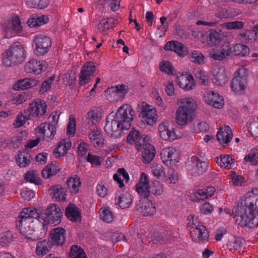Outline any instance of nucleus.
<instances>
[{"label":"nucleus","instance_id":"obj_7","mask_svg":"<svg viewBox=\"0 0 258 258\" xmlns=\"http://www.w3.org/2000/svg\"><path fill=\"white\" fill-rule=\"evenodd\" d=\"M47 108V106L44 100H35L29 104L28 108L24 110V113H27L30 118L40 117L45 114Z\"/></svg>","mask_w":258,"mask_h":258},{"label":"nucleus","instance_id":"obj_4","mask_svg":"<svg viewBox=\"0 0 258 258\" xmlns=\"http://www.w3.org/2000/svg\"><path fill=\"white\" fill-rule=\"evenodd\" d=\"M2 55L3 64L11 67L22 63L25 58L26 52L21 44L14 43Z\"/></svg>","mask_w":258,"mask_h":258},{"label":"nucleus","instance_id":"obj_54","mask_svg":"<svg viewBox=\"0 0 258 258\" xmlns=\"http://www.w3.org/2000/svg\"><path fill=\"white\" fill-rule=\"evenodd\" d=\"M209 56L214 60H222L224 59V54H222L219 47L211 48L209 51Z\"/></svg>","mask_w":258,"mask_h":258},{"label":"nucleus","instance_id":"obj_38","mask_svg":"<svg viewBox=\"0 0 258 258\" xmlns=\"http://www.w3.org/2000/svg\"><path fill=\"white\" fill-rule=\"evenodd\" d=\"M48 21L49 18L47 16H38L36 15L28 20L27 24L31 28L37 27L47 23Z\"/></svg>","mask_w":258,"mask_h":258},{"label":"nucleus","instance_id":"obj_6","mask_svg":"<svg viewBox=\"0 0 258 258\" xmlns=\"http://www.w3.org/2000/svg\"><path fill=\"white\" fill-rule=\"evenodd\" d=\"M33 43L34 47V53L37 56H42L47 53L52 45L51 38L42 34L35 36Z\"/></svg>","mask_w":258,"mask_h":258},{"label":"nucleus","instance_id":"obj_46","mask_svg":"<svg viewBox=\"0 0 258 258\" xmlns=\"http://www.w3.org/2000/svg\"><path fill=\"white\" fill-rule=\"evenodd\" d=\"M70 256L71 258H87L86 254L83 249L77 245L72 246Z\"/></svg>","mask_w":258,"mask_h":258},{"label":"nucleus","instance_id":"obj_60","mask_svg":"<svg viewBox=\"0 0 258 258\" xmlns=\"http://www.w3.org/2000/svg\"><path fill=\"white\" fill-rule=\"evenodd\" d=\"M87 161L92 165L98 166L102 163L103 159L101 157L89 153L87 157Z\"/></svg>","mask_w":258,"mask_h":258},{"label":"nucleus","instance_id":"obj_9","mask_svg":"<svg viewBox=\"0 0 258 258\" xmlns=\"http://www.w3.org/2000/svg\"><path fill=\"white\" fill-rule=\"evenodd\" d=\"M38 214L36 211L31 208H24L18 216L16 226L21 227L24 224L33 223L36 218H38Z\"/></svg>","mask_w":258,"mask_h":258},{"label":"nucleus","instance_id":"obj_52","mask_svg":"<svg viewBox=\"0 0 258 258\" xmlns=\"http://www.w3.org/2000/svg\"><path fill=\"white\" fill-rule=\"evenodd\" d=\"M151 169L153 174L158 178L165 175L164 169L160 164L153 163Z\"/></svg>","mask_w":258,"mask_h":258},{"label":"nucleus","instance_id":"obj_29","mask_svg":"<svg viewBox=\"0 0 258 258\" xmlns=\"http://www.w3.org/2000/svg\"><path fill=\"white\" fill-rule=\"evenodd\" d=\"M116 203L121 209H125L129 207L132 203V195L130 192H123L122 193L119 194L118 196L116 195Z\"/></svg>","mask_w":258,"mask_h":258},{"label":"nucleus","instance_id":"obj_43","mask_svg":"<svg viewBox=\"0 0 258 258\" xmlns=\"http://www.w3.org/2000/svg\"><path fill=\"white\" fill-rule=\"evenodd\" d=\"M249 53V48L241 44H235L232 49V54L234 55L246 56Z\"/></svg>","mask_w":258,"mask_h":258},{"label":"nucleus","instance_id":"obj_27","mask_svg":"<svg viewBox=\"0 0 258 258\" xmlns=\"http://www.w3.org/2000/svg\"><path fill=\"white\" fill-rule=\"evenodd\" d=\"M160 155L162 162L167 165H170L175 161L177 154L175 149L169 147L163 149Z\"/></svg>","mask_w":258,"mask_h":258},{"label":"nucleus","instance_id":"obj_37","mask_svg":"<svg viewBox=\"0 0 258 258\" xmlns=\"http://www.w3.org/2000/svg\"><path fill=\"white\" fill-rule=\"evenodd\" d=\"M32 158L31 155L26 152H19L16 157V162L20 167H26L29 165Z\"/></svg>","mask_w":258,"mask_h":258},{"label":"nucleus","instance_id":"obj_5","mask_svg":"<svg viewBox=\"0 0 258 258\" xmlns=\"http://www.w3.org/2000/svg\"><path fill=\"white\" fill-rule=\"evenodd\" d=\"M62 215L60 208L56 204H51L48 206L45 213L40 214L37 219L47 227L48 224H58L61 221Z\"/></svg>","mask_w":258,"mask_h":258},{"label":"nucleus","instance_id":"obj_45","mask_svg":"<svg viewBox=\"0 0 258 258\" xmlns=\"http://www.w3.org/2000/svg\"><path fill=\"white\" fill-rule=\"evenodd\" d=\"M222 37V35L220 32L212 30L208 37V42L212 46L218 44L221 41Z\"/></svg>","mask_w":258,"mask_h":258},{"label":"nucleus","instance_id":"obj_30","mask_svg":"<svg viewBox=\"0 0 258 258\" xmlns=\"http://www.w3.org/2000/svg\"><path fill=\"white\" fill-rule=\"evenodd\" d=\"M71 145L69 139H64L60 141L57 147L55 149L53 152L55 157L59 158L65 155L71 147Z\"/></svg>","mask_w":258,"mask_h":258},{"label":"nucleus","instance_id":"obj_32","mask_svg":"<svg viewBox=\"0 0 258 258\" xmlns=\"http://www.w3.org/2000/svg\"><path fill=\"white\" fill-rule=\"evenodd\" d=\"M50 195L57 201H64L66 194L63 187L59 184L52 185L49 189Z\"/></svg>","mask_w":258,"mask_h":258},{"label":"nucleus","instance_id":"obj_21","mask_svg":"<svg viewBox=\"0 0 258 258\" xmlns=\"http://www.w3.org/2000/svg\"><path fill=\"white\" fill-rule=\"evenodd\" d=\"M212 81L218 86L224 85L228 79L225 74V69L223 66L214 67L212 70Z\"/></svg>","mask_w":258,"mask_h":258},{"label":"nucleus","instance_id":"obj_12","mask_svg":"<svg viewBox=\"0 0 258 258\" xmlns=\"http://www.w3.org/2000/svg\"><path fill=\"white\" fill-rule=\"evenodd\" d=\"M141 114L144 123L152 125L156 122L157 115L156 109L152 106L143 104L141 108Z\"/></svg>","mask_w":258,"mask_h":258},{"label":"nucleus","instance_id":"obj_56","mask_svg":"<svg viewBox=\"0 0 258 258\" xmlns=\"http://www.w3.org/2000/svg\"><path fill=\"white\" fill-rule=\"evenodd\" d=\"M1 236L0 243L3 246L8 245L12 240V233L9 230L2 232Z\"/></svg>","mask_w":258,"mask_h":258},{"label":"nucleus","instance_id":"obj_34","mask_svg":"<svg viewBox=\"0 0 258 258\" xmlns=\"http://www.w3.org/2000/svg\"><path fill=\"white\" fill-rule=\"evenodd\" d=\"M215 191V188L213 186H209L206 188L199 189L195 193V201L199 202L205 200L212 196Z\"/></svg>","mask_w":258,"mask_h":258},{"label":"nucleus","instance_id":"obj_49","mask_svg":"<svg viewBox=\"0 0 258 258\" xmlns=\"http://www.w3.org/2000/svg\"><path fill=\"white\" fill-rule=\"evenodd\" d=\"M228 245L231 249H233L235 250H238L240 252V251H243L242 249L244 246V241L241 238L237 237L231 241Z\"/></svg>","mask_w":258,"mask_h":258},{"label":"nucleus","instance_id":"obj_33","mask_svg":"<svg viewBox=\"0 0 258 258\" xmlns=\"http://www.w3.org/2000/svg\"><path fill=\"white\" fill-rule=\"evenodd\" d=\"M65 215L72 221H81V215L79 209L74 204H70L66 207Z\"/></svg>","mask_w":258,"mask_h":258},{"label":"nucleus","instance_id":"obj_51","mask_svg":"<svg viewBox=\"0 0 258 258\" xmlns=\"http://www.w3.org/2000/svg\"><path fill=\"white\" fill-rule=\"evenodd\" d=\"M248 130L255 138H258V118L249 120Z\"/></svg>","mask_w":258,"mask_h":258},{"label":"nucleus","instance_id":"obj_24","mask_svg":"<svg viewBox=\"0 0 258 258\" xmlns=\"http://www.w3.org/2000/svg\"><path fill=\"white\" fill-rule=\"evenodd\" d=\"M249 211H258V189H253L250 194L246 195L244 201Z\"/></svg>","mask_w":258,"mask_h":258},{"label":"nucleus","instance_id":"obj_40","mask_svg":"<svg viewBox=\"0 0 258 258\" xmlns=\"http://www.w3.org/2000/svg\"><path fill=\"white\" fill-rule=\"evenodd\" d=\"M116 21V20L113 18L104 19L98 24V30L100 32L104 33L105 31L112 28Z\"/></svg>","mask_w":258,"mask_h":258},{"label":"nucleus","instance_id":"obj_1","mask_svg":"<svg viewBox=\"0 0 258 258\" xmlns=\"http://www.w3.org/2000/svg\"><path fill=\"white\" fill-rule=\"evenodd\" d=\"M134 113V111L130 105L124 104L121 106L113 119L110 121L108 118L107 119L105 132L112 139L119 138L122 130H127L131 126Z\"/></svg>","mask_w":258,"mask_h":258},{"label":"nucleus","instance_id":"obj_10","mask_svg":"<svg viewBox=\"0 0 258 258\" xmlns=\"http://www.w3.org/2000/svg\"><path fill=\"white\" fill-rule=\"evenodd\" d=\"M198 227L192 226L188 230L190 236L194 241H201L203 242H207L209 239V232L205 226L198 224Z\"/></svg>","mask_w":258,"mask_h":258},{"label":"nucleus","instance_id":"obj_28","mask_svg":"<svg viewBox=\"0 0 258 258\" xmlns=\"http://www.w3.org/2000/svg\"><path fill=\"white\" fill-rule=\"evenodd\" d=\"M128 88L124 85H120L115 86H112L108 88L105 92L111 97L116 98V99H119V98H122L127 92Z\"/></svg>","mask_w":258,"mask_h":258},{"label":"nucleus","instance_id":"obj_48","mask_svg":"<svg viewBox=\"0 0 258 258\" xmlns=\"http://www.w3.org/2000/svg\"><path fill=\"white\" fill-rule=\"evenodd\" d=\"M218 165L225 168H229V166L232 163V158L230 155H223L216 158Z\"/></svg>","mask_w":258,"mask_h":258},{"label":"nucleus","instance_id":"obj_61","mask_svg":"<svg viewBox=\"0 0 258 258\" xmlns=\"http://www.w3.org/2000/svg\"><path fill=\"white\" fill-rule=\"evenodd\" d=\"M172 64L169 61L163 60L160 63V70L168 75L172 74Z\"/></svg>","mask_w":258,"mask_h":258},{"label":"nucleus","instance_id":"obj_57","mask_svg":"<svg viewBox=\"0 0 258 258\" xmlns=\"http://www.w3.org/2000/svg\"><path fill=\"white\" fill-rule=\"evenodd\" d=\"M87 115V122L88 124L91 125L95 124L100 119L98 112L94 110L89 111Z\"/></svg>","mask_w":258,"mask_h":258},{"label":"nucleus","instance_id":"obj_19","mask_svg":"<svg viewBox=\"0 0 258 258\" xmlns=\"http://www.w3.org/2000/svg\"><path fill=\"white\" fill-rule=\"evenodd\" d=\"M208 168V163L197 157H193L191 164L187 166L188 171L193 175L203 174L207 171Z\"/></svg>","mask_w":258,"mask_h":258},{"label":"nucleus","instance_id":"obj_15","mask_svg":"<svg viewBox=\"0 0 258 258\" xmlns=\"http://www.w3.org/2000/svg\"><path fill=\"white\" fill-rule=\"evenodd\" d=\"M148 137L145 135H141L138 131L133 128L127 135L126 141L130 144H135L136 148L137 150H141L142 144L148 141Z\"/></svg>","mask_w":258,"mask_h":258},{"label":"nucleus","instance_id":"obj_50","mask_svg":"<svg viewBox=\"0 0 258 258\" xmlns=\"http://www.w3.org/2000/svg\"><path fill=\"white\" fill-rule=\"evenodd\" d=\"M24 114H23L22 112H20L17 115L16 118L13 123V125L15 127L18 128L23 126L27 120L31 119L27 113H24Z\"/></svg>","mask_w":258,"mask_h":258},{"label":"nucleus","instance_id":"obj_18","mask_svg":"<svg viewBox=\"0 0 258 258\" xmlns=\"http://www.w3.org/2000/svg\"><path fill=\"white\" fill-rule=\"evenodd\" d=\"M35 131L36 134L43 135L46 140L52 139L56 134L55 125L48 122L41 123Z\"/></svg>","mask_w":258,"mask_h":258},{"label":"nucleus","instance_id":"obj_39","mask_svg":"<svg viewBox=\"0 0 258 258\" xmlns=\"http://www.w3.org/2000/svg\"><path fill=\"white\" fill-rule=\"evenodd\" d=\"M68 188L71 194H76L79 192L81 185V180L79 177L69 178L67 181Z\"/></svg>","mask_w":258,"mask_h":258},{"label":"nucleus","instance_id":"obj_16","mask_svg":"<svg viewBox=\"0 0 258 258\" xmlns=\"http://www.w3.org/2000/svg\"><path fill=\"white\" fill-rule=\"evenodd\" d=\"M96 70V67L91 61H87L82 68L79 75V84L84 85L90 81V76L93 75Z\"/></svg>","mask_w":258,"mask_h":258},{"label":"nucleus","instance_id":"obj_59","mask_svg":"<svg viewBox=\"0 0 258 258\" xmlns=\"http://www.w3.org/2000/svg\"><path fill=\"white\" fill-rule=\"evenodd\" d=\"M257 34L256 30L253 27V29L249 30L246 31L245 33L241 34V36L245 38V40H247L248 42H252L256 40Z\"/></svg>","mask_w":258,"mask_h":258},{"label":"nucleus","instance_id":"obj_63","mask_svg":"<svg viewBox=\"0 0 258 258\" xmlns=\"http://www.w3.org/2000/svg\"><path fill=\"white\" fill-rule=\"evenodd\" d=\"M225 27L227 29H238L243 28L244 24L241 21H233L224 23Z\"/></svg>","mask_w":258,"mask_h":258},{"label":"nucleus","instance_id":"obj_11","mask_svg":"<svg viewBox=\"0 0 258 258\" xmlns=\"http://www.w3.org/2000/svg\"><path fill=\"white\" fill-rule=\"evenodd\" d=\"M48 67V63L45 60L31 59L25 66V70L27 73L38 75L44 71Z\"/></svg>","mask_w":258,"mask_h":258},{"label":"nucleus","instance_id":"obj_44","mask_svg":"<svg viewBox=\"0 0 258 258\" xmlns=\"http://www.w3.org/2000/svg\"><path fill=\"white\" fill-rule=\"evenodd\" d=\"M59 171V169L52 163L47 165L42 171V176L45 178L56 174Z\"/></svg>","mask_w":258,"mask_h":258},{"label":"nucleus","instance_id":"obj_13","mask_svg":"<svg viewBox=\"0 0 258 258\" xmlns=\"http://www.w3.org/2000/svg\"><path fill=\"white\" fill-rule=\"evenodd\" d=\"M242 70H239L237 73L234 74L232 79L231 87L236 93L241 94L243 93L246 88V78L244 75H240V72Z\"/></svg>","mask_w":258,"mask_h":258},{"label":"nucleus","instance_id":"obj_36","mask_svg":"<svg viewBox=\"0 0 258 258\" xmlns=\"http://www.w3.org/2000/svg\"><path fill=\"white\" fill-rule=\"evenodd\" d=\"M38 83V81L36 80L25 78L19 80L18 83L15 85L14 89L17 90H26L36 86Z\"/></svg>","mask_w":258,"mask_h":258},{"label":"nucleus","instance_id":"obj_47","mask_svg":"<svg viewBox=\"0 0 258 258\" xmlns=\"http://www.w3.org/2000/svg\"><path fill=\"white\" fill-rule=\"evenodd\" d=\"M27 5L30 8L43 9L48 5V0H26Z\"/></svg>","mask_w":258,"mask_h":258},{"label":"nucleus","instance_id":"obj_23","mask_svg":"<svg viewBox=\"0 0 258 258\" xmlns=\"http://www.w3.org/2000/svg\"><path fill=\"white\" fill-rule=\"evenodd\" d=\"M178 85L184 90H191L195 85L194 78L191 75L181 74L176 78Z\"/></svg>","mask_w":258,"mask_h":258},{"label":"nucleus","instance_id":"obj_58","mask_svg":"<svg viewBox=\"0 0 258 258\" xmlns=\"http://www.w3.org/2000/svg\"><path fill=\"white\" fill-rule=\"evenodd\" d=\"M76 79V75L74 72L71 70H69L67 73L62 75V80L66 85H71L73 84Z\"/></svg>","mask_w":258,"mask_h":258},{"label":"nucleus","instance_id":"obj_55","mask_svg":"<svg viewBox=\"0 0 258 258\" xmlns=\"http://www.w3.org/2000/svg\"><path fill=\"white\" fill-rule=\"evenodd\" d=\"M189 59L195 63L201 64L204 63L205 56L201 52L194 51L189 56Z\"/></svg>","mask_w":258,"mask_h":258},{"label":"nucleus","instance_id":"obj_53","mask_svg":"<svg viewBox=\"0 0 258 258\" xmlns=\"http://www.w3.org/2000/svg\"><path fill=\"white\" fill-rule=\"evenodd\" d=\"M25 179L37 185L41 184V180L34 171H28L25 175Z\"/></svg>","mask_w":258,"mask_h":258},{"label":"nucleus","instance_id":"obj_62","mask_svg":"<svg viewBox=\"0 0 258 258\" xmlns=\"http://www.w3.org/2000/svg\"><path fill=\"white\" fill-rule=\"evenodd\" d=\"M165 176L166 180L169 179L171 183H175L178 179L177 173L173 168H169Z\"/></svg>","mask_w":258,"mask_h":258},{"label":"nucleus","instance_id":"obj_3","mask_svg":"<svg viewBox=\"0 0 258 258\" xmlns=\"http://www.w3.org/2000/svg\"><path fill=\"white\" fill-rule=\"evenodd\" d=\"M20 232L27 239L36 241L42 238L46 234L47 227L41 223V221L35 219L33 223L24 224L21 227H16Z\"/></svg>","mask_w":258,"mask_h":258},{"label":"nucleus","instance_id":"obj_14","mask_svg":"<svg viewBox=\"0 0 258 258\" xmlns=\"http://www.w3.org/2000/svg\"><path fill=\"white\" fill-rule=\"evenodd\" d=\"M203 100L208 104L216 108H221L224 105L222 96L213 91H206L203 95Z\"/></svg>","mask_w":258,"mask_h":258},{"label":"nucleus","instance_id":"obj_8","mask_svg":"<svg viewBox=\"0 0 258 258\" xmlns=\"http://www.w3.org/2000/svg\"><path fill=\"white\" fill-rule=\"evenodd\" d=\"M234 218L238 225L251 228V216L248 213V207L243 205L242 202L237 205Z\"/></svg>","mask_w":258,"mask_h":258},{"label":"nucleus","instance_id":"obj_2","mask_svg":"<svg viewBox=\"0 0 258 258\" xmlns=\"http://www.w3.org/2000/svg\"><path fill=\"white\" fill-rule=\"evenodd\" d=\"M181 100L182 105L176 110L175 120L178 125H184L192 121L197 105L192 98H183Z\"/></svg>","mask_w":258,"mask_h":258},{"label":"nucleus","instance_id":"obj_26","mask_svg":"<svg viewBox=\"0 0 258 258\" xmlns=\"http://www.w3.org/2000/svg\"><path fill=\"white\" fill-rule=\"evenodd\" d=\"M140 151L142 153L143 162L145 164L150 163L153 160L155 155L154 147L146 141L142 144V150Z\"/></svg>","mask_w":258,"mask_h":258},{"label":"nucleus","instance_id":"obj_20","mask_svg":"<svg viewBox=\"0 0 258 258\" xmlns=\"http://www.w3.org/2000/svg\"><path fill=\"white\" fill-rule=\"evenodd\" d=\"M216 137L221 145L223 147L227 146L233 138L232 130L228 125L223 126L219 128Z\"/></svg>","mask_w":258,"mask_h":258},{"label":"nucleus","instance_id":"obj_31","mask_svg":"<svg viewBox=\"0 0 258 258\" xmlns=\"http://www.w3.org/2000/svg\"><path fill=\"white\" fill-rule=\"evenodd\" d=\"M164 49L166 50L173 51L181 56L186 54V50L184 48L183 44L176 41L168 42L164 46Z\"/></svg>","mask_w":258,"mask_h":258},{"label":"nucleus","instance_id":"obj_42","mask_svg":"<svg viewBox=\"0 0 258 258\" xmlns=\"http://www.w3.org/2000/svg\"><path fill=\"white\" fill-rule=\"evenodd\" d=\"M7 31L13 30L15 32H20L22 29L21 20L18 16H13L8 24Z\"/></svg>","mask_w":258,"mask_h":258},{"label":"nucleus","instance_id":"obj_64","mask_svg":"<svg viewBox=\"0 0 258 258\" xmlns=\"http://www.w3.org/2000/svg\"><path fill=\"white\" fill-rule=\"evenodd\" d=\"M55 79V76H52L48 78L42 84L40 89V92L44 93L47 91L51 87V85Z\"/></svg>","mask_w":258,"mask_h":258},{"label":"nucleus","instance_id":"obj_41","mask_svg":"<svg viewBox=\"0 0 258 258\" xmlns=\"http://www.w3.org/2000/svg\"><path fill=\"white\" fill-rule=\"evenodd\" d=\"M100 219L105 222H111L114 218L113 213L108 207H105L101 209L99 212Z\"/></svg>","mask_w":258,"mask_h":258},{"label":"nucleus","instance_id":"obj_25","mask_svg":"<svg viewBox=\"0 0 258 258\" xmlns=\"http://www.w3.org/2000/svg\"><path fill=\"white\" fill-rule=\"evenodd\" d=\"M149 181L147 174L143 172L138 184L136 185L137 191L144 198H147L149 195Z\"/></svg>","mask_w":258,"mask_h":258},{"label":"nucleus","instance_id":"obj_35","mask_svg":"<svg viewBox=\"0 0 258 258\" xmlns=\"http://www.w3.org/2000/svg\"><path fill=\"white\" fill-rule=\"evenodd\" d=\"M52 244L48 240H43L37 242L36 254L38 256H43L48 253Z\"/></svg>","mask_w":258,"mask_h":258},{"label":"nucleus","instance_id":"obj_22","mask_svg":"<svg viewBox=\"0 0 258 258\" xmlns=\"http://www.w3.org/2000/svg\"><path fill=\"white\" fill-rule=\"evenodd\" d=\"M66 231L61 227H57L51 230L50 237V242L53 245L60 246L65 242Z\"/></svg>","mask_w":258,"mask_h":258},{"label":"nucleus","instance_id":"obj_17","mask_svg":"<svg viewBox=\"0 0 258 258\" xmlns=\"http://www.w3.org/2000/svg\"><path fill=\"white\" fill-rule=\"evenodd\" d=\"M137 210L145 216L154 215L156 213V208L151 201L147 198H142L137 205Z\"/></svg>","mask_w":258,"mask_h":258}]
</instances>
